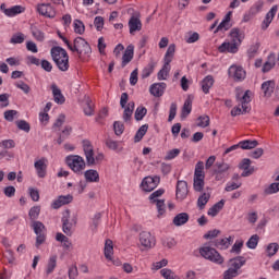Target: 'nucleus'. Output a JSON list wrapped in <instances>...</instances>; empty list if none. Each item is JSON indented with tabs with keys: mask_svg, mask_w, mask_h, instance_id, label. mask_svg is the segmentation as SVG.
Returning <instances> with one entry per match:
<instances>
[{
	"mask_svg": "<svg viewBox=\"0 0 279 279\" xmlns=\"http://www.w3.org/2000/svg\"><path fill=\"white\" fill-rule=\"evenodd\" d=\"M229 75H231L235 82H241L245 80V70L239 65H231L229 68Z\"/></svg>",
	"mask_w": 279,
	"mask_h": 279,
	"instance_id": "nucleus-16",
	"label": "nucleus"
},
{
	"mask_svg": "<svg viewBox=\"0 0 279 279\" xmlns=\"http://www.w3.org/2000/svg\"><path fill=\"white\" fill-rule=\"evenodd\" d=\"M165 88H167L166 83H155L150 86L149 93L154 97H162L165 95Z\"/></svg>",
	"mask_w": 279,
	"mask_h": 279,
	"instance_id": "nucleus-20",
	"label": "nucleus"
},
{
	"mask_svg": "<svg viewBox=\"0 0 279 279\" xmlns=\"http://www.w3.org/2000/svg\"><path fill=\"white\" fill-rule=\"evenodd\" d=\"M199 40V33L197 32H189L187 36L185 37V43L187 45H193V43H197Z\"/></svg>",
	"mask_w": 279,
	"mask_h": 279,
	"instance_id": "nucleus-49",
	"label": "nucleus"
},
{
	"mask_svg": "<svg viewBox=\"0 0 279 279\" xmlns=\"http://www.w3.org/2000/svg\"><path fill=\"white\" fill-rule=\"evenodd\" d=\"M193 186L196 193H202L204 191V179L194 178Z\"/></svg>",
	"mask_w": 279,
	"mask_h": 279,
	"instance_id": "nucleus-54",
	"label": "nucleus"
},
{
	"mask_svg": "<svg viewBox=\"0 0 279 279\" xmlns=\"http://www.w3.org/2000/svg\"><path fill=\"white\" fill-rule=\"evenodd\" d=\"M50 56L59 71L66 73L69 71V52L60 46H54L50 50Z\"/></svg>",
	"mask_w": 279,
	"mask_h": 279,
	"instance_id": "nucleus-1",
	"label": "nucleus"
},
{
	"mask_svg": "<svg viewBox=\"0 0 279 279\" xmlns=\"http://www.w3.org/2000/svg\"><path fill=\"white\" fill-rule=\"evenodd\" d=\"M65 162L74 173H80V171H84L86 169V161L80 155H70L65 158Z\"/></svg>",
	"mask_w": 279,
	"mask_h": 279,
	"instance_id": "nucleus-6",
	"label": "nucleus"
},
{
	"mask_svg": "<svg viewBox=\"0 0 279 279\" xmlns=\"http://www.w3.org/2000/svg\"><path fill=\"white\" fill-rule=\"evenodd\" d=\"M147 130H149V125L147 124L142 125L134 136V143H141V141H143V136L147 134Z\"/></svg>",
	"mask_w": 279,
	"mask_h": 279,
	"instance_id": "nucleus-41",
	"label": "nucleus"
},
{
	"mask_svg": "<svg viewBox=\"0 0 279 279\" xmlns=\"http://www.w3.org/2000/svg\"><path fill=\"white\" fill-rule=\"evenodd\" d=\"M178 156H180V149L173 148L167 153L165 160H173V158H178Z\"/></svg>",
	"mask_w": 279,
	"mask_h": 279,
	"instance_id": "nucleus-63",
	"label": "nucleus"
},
{
	"mask_svg": "<svg viewBox=\"0 0 279 279\" xmlns=\"http://www.w3.org/2000/svg\"><path fill=\"white\" fill-rule=\"evenodd\" d=\"M132 60H134V45H129L122 56V69H124V66H128V64H130Z\"/></svg>",
	"mask_w": 279,
	"mask_h": 279,
	"instance_id": "nucleus-18",
	"label": "nucleus"
},
{
	"mask_svg": "<svg viewBox=\"0 0 279 279\" xmlns=\"http://www.w3.org/2000/svg\"><path fill=\"white\" fill-rule=\"evenodd\" d=\"M68 49L72 51V53H77L78 58L82 60L84 56L90 58V53H93V48H90V44L86 41L83 37H76L73 41V45H68Z\"/></svg>",
	"mask_w": 279,
	"mask_h": 279,
	"instance_id": "nucleus-2",
	"label": "nucleus"
},
{
	"mask_svg": "<svg viewBox=\"0 0 279 279\" xmlns=\"http://www.w3.org/2000/svg\"><path fill=\"white\" fill-rule=\"evenodd\" d=\"M169 71H171V66L170 64H167V62H165L162 69L157 74L158 80H167V75H169Z\"/></svg>",
	"mask_w": 279,
	"mask_h": 279,
	"instance_id": "nucleus-47",
	"label": "nucleus"
},
{
	"mask_svg": "<svg viewBox=\"0 0 279 279\" xmlns=\"http://www.w3.org/2000/svg\"><path fill=\"white\" fill-rule=\"evenodd\" d=\"M146 114H147V108L137 107V109L135 110V121H143Z\"/></svg>",
	"mask_w": 279,
	"mask_h": 279,
	"instance_id": "nucleus-53",
	"label": "nucleus"
},
{
	"mask_svg": "<svg viewBox=\"0 0 279 279\" xmlns=\"http://www.w3.org/2000/svg\"><path fill=\"white\" fill-rule=\"evenodd\" d=\"M140 243L143 245V247H146L147 250L154 247L156 245V239L151 236L150 232L142 231L140 233Z\"/></svg>",
	"mask_w": 279,
	"mask_h": 279,
	"instance_id": "nucleus-12",
	"label": "nucleus"
},
{
	"mask_svg": "<svg viewBox=\"0 0 279 279\" xmlns=\"http://www.w3.org/2000/svg\"><path fill=\"white\" fill-rule=\"evenodd\" d=\"M239 45L231 43H223L218 47V51L220 53H226V51H228V53H236V51H239Z\"/></svg>",
	"mask_w": 279,
	"mask_h": 279,
	"instance_id": "nucleus-23",
	"label": "nucleus"
},
{
	"mask_svg": "<svg viewBox=\"0 0 279 279\" xmlns=\"http://www.w3.org/2000/svg\"><path fill=\"white\" fill-rule=\"evenodd\" d=\"M262 90L264 93V97H271L274 95V90H276V81H266L262 84Z\"/></svg>",
	"mask_w": 279,
	"mask_h": 279,
	"instance_id": "nucleus-22",
	"label": "nucleus"
},
{
	"mask_svg": "<svg viewBox=\"0 0 279 279\" xmlns=\"http://www.w3.org/2000/svg\"><path fill=\"white\" fill-rule=\"evenodd\" d=\"M208 202H210V193L204 192L197 199V207L199 210H204Z\"/></svg>",
	"mask_w": 279,
	"mask_h": 279,
	"instance_id": "nucleus-35",
	"label": "nucleus"
},
{
	"mask_svg": "<svg viewBox=\"0 0 279 279\" xmlns=\"http://www.w3.org/2000/svg\"><path fill=\"white\" fill-rule=\"evenodd\" d=\"M32 228L36 234L35 246L40 247V245L47 241V234H45L47 228L45 227V223L36 220L32 221Z\"/></svg>",
	"mask_w": 279,
	"mask_h": 279,
	"instance_id": "nucleus-7",
	"label": "nucleus"
},
{
	"mask_svg": "<svg viewBox=\"0 0 279 279\" xmlns=\"http://www.w3.org/2000/svg\"><path fill=\"white\" fill-rule=\"evenodd\" d=\"M154 69H156V62L150 61L147 66H145L142 71V80H147L151 73H154Z\"/></svg>",
	"mask_w": 279,
	"mask_h": 279,
	"instance_id": "nucleus-38",
	"label": "nucleus"
},
{
	"mask_svg": "<svg viewBox=\"0 0 279 279\" xmlns=\"http://www.w3.org/2000/svg\"><path fill=\"white\" fill-rule=\"evenodd\" d=\"M215 85V78L213 75H207L203 81H202V90L205 93V95H208L210 93V88Z\"/></svg>",
	"mask_w": 279,
	"mask_h": 279,
	"instance_id": "nucleus-29",
	"label": "nucleus"
},
{
	"mask_svg": "<svg viewBox=\"0 0 279 279\" xmlns=\"http://www.w3.org/2000/svg\"><path fill=\"white\" fill-rule=\"evenodd\" d=\"M16 114H19V111H16V110H7V111H4V119H5V121H9L10 123H12V121H14V118L16 117Z\"/></svg>",
	"mask_w": 279,
	"mask_h": 279,
	"instance_id": "nucleus-62",
	"label": "nucleus"
},
{
	"mask_svg": "<svg viewBox=\"0 0 279 279\" xmlns=\"http://www.w3.org/2000/svg\"><path fill=\"white\" fill-rule=\"evenodd\" d=\"M238 101H240L243 112H250V101L252 98L250 97V90H246L242 97L236 96Z\"/></svg>",
	"mask_w": 279,
	"mask_h": 279,
	"instance_id": "nucleus-27",
	"label": "nucleus"
},
{
	"mask_svg": "<svg viewBox=\"0 0 279 279\" xmlns=\"http://www.w3.org/2000/svg\"><path fill=\"white\" fill-rule=\"evenodd\" d=\"M58 265V256L53 255L49 258L46 274H53V269H56Z\"/></svg>",
	"mask_w": 279,
	"mask_h": 279,
	"instance_id": "nucleus-46",
	"label": "nucleus"
},
{
	"mask_svg": "<svg viewBox=\"0 0 279 279\" xmlns=\"http://www.w3.org/2000/svg\"><path fill=\"white\" fill-rule=\"evenodd\" d=\"M274 66H276V61L274 60V56L270 54L268 61L264 63L262 71L263 73H269Z\"/></svg>",
	"mask_w": 279,
	"mask_h": 279,
	"instance_id": "nucleus-45",
	"label": "nucleus"
},
{
	"mask_svg": "<svg viewBox=\"0 0 279 279\" xmlns=\"http://www.w3.org/2000/svg\"><path fill=\"white\" fill-rule=\"evenodd\" d=\"M34 167L38 178H45L47 175V160L45 158L35 161Z\"/></svg>",
	"mask_w": 279,
	"mask_h": 279,
	"instance_id": "nucleus-19",
	"label": "nucleus"
},
{
	"mask_svg": "<svg viewBox=\"0 0 279 279\" xmlns=\"http://www.w3.org/2000/svg\"><path fill=\"white\" fill-rule=\"evenodd\" d=\"M265 5V1L263 0H258L256 1L250 9V14H252V16H255V14H258V12H260L263 10Z\"/></svg>",
	"mask_w": 279,
	"mask_h": 279,
	"instance_id": "nucleus-44",
	"label": "nucleus"
},
{
	"mask_svg": "<svg viewBox=\"0 0 279 279\" xmlns=\"http://www.w3.org/2000/svg\"><path fill=\"white\" fill-rule=\"evenodd\" d=\"M153 204H156V206H157L158 217L159 218L162 217V215H165V213H166L165 199L154 201Z\"/></svg>",
	"mask_w": 279,
	"mask_h": 279,
	"instance_id": "nucleus-56",
	"label": "nucleus"
},
{
	"mask_svg": "<svg viewBox=\"0 0 279 279\" xmlns=\"http://www.w3.org/2000/svg\"><path fill=\"white\" fill-rule=\"evenodd\" d=\"M113 131H114L116 136H121V134H123V132H125V125L121 121H116L113 123Z\"/></svg>",
	"mask_w": 279,
	"mask_h": 279,
	"instance_id": "nucleus-50",
	"label": "nucleus"
},
{
	"mask_svg": "<svg viewBox=\"0 0 279 279\" xmlns=\"http://www.w3.org/2000/svg\"><path fill=\"white\" fill-rule=\"evenodd\" d=\"M245 265V257L238 256L235 258L229 259V268L235 269V271L239 272V269H241Z\"/></svg>",
	"mask_w": 279,
	"mask_h": 279,
	"instance_id": "nucleus-26",
	"label": "nucleus"
},
{
	"mask_svg": "<svg viewBox=\"0 0 279 279\" xmlns=\"http://www.w3.org/2000/svg\"><path fill=\"white\" fill-rule=\"evenodd\" d=\"M199 254L203 256V258H206V260H210V263H215L216 265H223V256H221L217 250L210 246L201 247Z\"/></svg>",
	"mask_w": 279,
	"mask_h": 279,
	"instance_id": "nucleus-5",
	"label": "nucleus"
},
{
	"mask_svg": "<svg viewBox=\"0 0 279 279\" xmlns=\"http://www.w3.org/2000/svg\"><path fill=\"white\" fill-rule=\"evenodd\" d=\"M61 221H62V232H64V234L66 236H73V228H75V226H77V216L74 215L71 218V210L65 209L63 211Z\"/></svg>",
	"mask_w": 279,
	"mask_h": 279,
	"instance_id": "nucleus-3",
	"label": "nucleus"
},
{
	"mask_svg": "<svg viewBox=\"0 0 279 279\" xmlns=\"http://www.w3.org/2000/svg\"><path fill=\"white\" fill-rule=\"evenodd\" d=\"M278 250H279L278 243H270V244H268L266 252H267L268 256L271 257V256H276V254H278Z\"/></svg>",
	"mask_w": 279,
	"mask_h": 279,
	"instance_id": "nucleus-55",
	"label": "nucleus"
},
{
	"mask_svg": "<svg viewBox=\"0 0 279 279\" xmlns=\"http://www.w3.org/2000/svg\"><path fill=\"white\" fill-rule=\"evenodd\" d=\"M74 32H75V34H80V36H82V34H84V32H86V26H84V22H82L80 20H75L74 21Z\"/></svg>",
	"mask_w": 279,
	"mask_h": 279,
	"instance_id": "nucleus-51",
	"label": "nucleus"
},
{
	"mask_svg": "<svg viewBox=\"0 0 279 279\" xmlns=\"http://www.w3.org/2000/svg\"><path fill=\"white\" fill-rule=\"evenodd\" d=\"M279 192V183H271L268 189L265 190L266 195H274Z\"/></svg>",
	"mask_w": 279,
	"mask_h": 279,
	"instance_id": "nucleus-64",
	"label": "nucleus"
},
{
	"mask_svg": "<svg viewBox=\"0 0 279 279\" xmlns=\"http://www.w3.org/2000/svg\"><path fill=\"white\" fill-rule=\"evenodd\" d=\"M208 125H210V117L208 116L198 117V123H197L198 128H208Z\"/></svg>",
	"mask_w": 279,
	"mask_h": 279,
	"instance_id": "nucleus-60",
	"label": "nucleus"
},
{
	"mask_svg": "<svg viewBox=\"0 0 279 279\" xmlns=\"http://www.w3.org/2000/svg\"><path fill=\"white\" fill-rule=\"evenodd\" d=\"M71 132H73V128L71 126H65L62 133L59 135V138L57 140L58 145H62L69 136H71Z\"/></svg>",
	"mask_w": 279,
	"mask_h": 279,
	"instance_id": "nucleus-42",
	"label": "nucleus"
},
{
	"mask_svg": "<svg viewBox=\"0 0 279 279\" xmlns=\"http://www.w3.org/2000/svg\"><path fill=\"white\" fill-rule=\"evenodd\" d=\"M82 144L88 167L95 166L96 161L104 160V154H99L95 157V149L93 148V144L90 143V141L83 140Z\"/></svg>",
	"mask_w": 279,
	"mask_h": 279,
	"instance_id": "nucleus-4",
	"label": "nucleus"
},
{
	"mask_svg": "<svg viewBox=\"0 0 279 279\" xmlns=\"http://www.w3.org/2000/svg\"><path fill=\"white\" fill-rule=\"evenodd\" d=\"M113 254H114V245L112 243V240L108 239L105 242V258H107V260H112Z\"/></svg>",
	"mask_w": 279,
	"mask_h": 279,
	"instance_id": "nucleus-32",
	"label": "nucleus"
},
{
	"mask_svg": "<svg viewBox=\"0 0 279 279\" xmlns=\"http://www.w3.org/2000/svg\"><path fill=\"white\" fill-rule=\"evenodd\" d=\"M37 12L41 14V16H46L47 19H56V10L51 7L50 3H41L37 5Z\"/></svg>",
	"mask_w": 279,
	"mask_h": 279,
	"instance_id": "nucleus-13",
	"label": "nucleus"
},
{
	"mask_svg": "<svg viewBox=\"0 0 279 279\" xmlns=\"http://www.w3.org/2000/svg\"><path fill=\"white\" fill-rule=\"evenodd\" d=\"M230 38L233 45L241 46V44L243 43V38H245V35L241 33L240 28H232L230 31Z\"/></svg>",
	"mask_w": 279,
	"mask_h": 279,
	"instance_id": "nucleus-21",
	"label": "nucleus"
},
{
	"mask_svg": "<svg viewBox=\"0 0 279 279\" xmlns=\"http://www.w3.org/2000/svg\"><path fill=\"white\" fill-rule=\"evenodd\" d=\"M29 219L36 221V219L40 216V206H34L29 209Z\"/></svg>",
	"mask_w": 279,
	"mask_h": 279,
	"instance_id": "nucleus-59",
	"label": "nucleus"
},
{
	"mask_svg": "<svg viewBox=\"0 0 279 279\" xmlns=\"http://www.w3.org/2000/svg\"><path fill=\"white\" fill-rule=\"evenodd\" d=\"M160 184V177L155 175V177H145L142 181V189L146 193H151L154 189H157V186Z\"/></svg>",
	"mask_w": 279,
	"mask_h": 279,
	"instance_id": "nucleus-11",
	"label": "nucleus"
},
{
	"mask_svg": "<svg viewBox=\"0 0 279 279\" xmlns=\"http://www.w3.org/2000/svg\"><path fill=\"white\" fill-rule=\"evenodd\" d=\"M225 204H226V201L223 199L219 201L208 209L207 215H209L210 217H217V215H219V211L223 209Z\"/></svg>",
	"mask_w": 279,
	"mask_h": 279,
	"instance_id": "nucleus-31",
	"label": "nucleus"
},
{
	"mask_svg": "<svg viewBox=\"0 0 279 279\" xmlns=\"http://www.w3.org/2000/svg\"><path fill=\"white\" fill-rule=\"evenodd\" d=\"M250 165H252V160H250L248 158H244L239 163V169L243 170L241 178H250V175L254 173V168H250Z\"/></svg>",
	"mask_w": 279,
	"mask_h": 279,
	"instance_id": "nucleus-17",
	"label": "nucleus"
},
{
	"mask_svg": "<svg viewBox=\"0 0 279 279\" xmlns=\"http://www.w3.org/2000/svg\"><path fill=\"white\" fill-rule=\"evenodd\" d=\"M259 240L260 238L258 236V234L252 235L246 242V246L248 247V250H256Z\"/></svg>",
	"mask_w": 279,
	"mask_h": 279,
	"instance_id": "nucleus-48",
	"label": "nucleus"
},
{
	"mask_svg": "<svg viewBox=\"0 0 279 279\" xmlns=\"http://www.w3.org/2000/svg\"><path fill=\"white\" fill-rule=\"evenodd\" d=\"M239 147L241 149H256V147H258V141H256V140L242 141L239 144L232 145L229 148H227L225 150V154H230V151H234V150L239 149Z\"/></svg>",
	"mask_w": 279,
	"mask_h": 279,
	"instance_id": "nucleus-10",
	"label": "nucleus"
},
{
	"mask_svg": "<svg viewBox=\"0 0 279 279\" xmlns=\"http://www.w3.org/2000/svg\"><path fill=\"white\" fill-rule=\"evenodd\" d=\"M173 56H175V44H171L168 47L167 52L165 54V62L167 64H171V62L173 60Z\"/></svg>",
	"mask_w": 279,
	"mask_h": 279,
	"instance_id": "nucleus-40",
	"label": "nucleus"
},
{
	"mask_svg": "<svg viewBox=\"0 0 279 279\" xmlns=\"http://www.w3.org/2000/svg\"><path fill=\"white\" fill-rule=\"evenodd\" d=\"M85 106L84 107V114L86 117H93L95 114V104H93V100L88 96H84Z\"/></svg>",
	"mask_w": 279,
	"mask_h": 279,
	"instance_id": "nucleus-30",
	"label": "nucleus"
},
{
	"mask_svg": "<svg viewBox=\"0 0 279 279\" xmlns=\"http://www.w3.org/2000/svg\"><path fill=\"white\" fill-rule=\"evenodd\" d=\"M193 110V100L187 98L181 110V119H186L189 113Z\"/></svg>",
	"mask_w": 279,
	"mask_h": 279,
	"instance_id": "nucleus-34",
	"label": "nucleus"
},
{
	"mask_svg": "<svg viewBox=\"0 0 279 279\" xmlns=\"http://www.w3.org/2000/svg\"><path fill=\"white\" fill-rule=\"evenodd\" d=\"M277 12H278V4H275V5L271 7L269 12L266 14L264 20L271 23L274 21L275 16H276Z\"/></svg>",
	"mask_w": 279,
	"mask_h": 279,
	"instance_id": "nucleus-58",
	"label": "nucleus"
},
{
	"mask_svg": "<svg viewBox=\"0 0 279 279\" xmlns=\"http://www.w3.org/2000/svg\"><path fill=\"white\" fill-rule=\"evenodd\" d=\"M11 45H22V43H25V35L23 33H19L12 36L10 39Z\"/></svg>",
	"mask_w": 279,
	"mask_h": 279,
	"instance_id": "nucleus-52",
	"label": "nucleus"
},
{
	"mask_svg": "<svg viewBox=\"0 0 279 279\" xmlns=\"http://www.w3.org/2000/svg\"><path fill=\"white\" fill-rule=\"evenodd\" d=\"M186 195H189V183H186V181H178L177 199L182 202L183 199H186Z\"/></svg>",
	"mask_w": 279,
	"mask_h": 279,
	"instance_id": "nucleus-15",
	"label": "nucleus"
},
{
	"mask_svg": "<svg viewBox=\"0 0 279 279\" xmlns=\"http://www.w3.org/2000/svg\"><path fill=\"white\" fill-rule=\"evenodd\" d=\"M51 90H52L54 102L62 106V104H64V101H66V98H64V95H62V90L59 89L58 85H56V84L51 85Z\"/></svg>",
	"mask_w": 279,
	"mask_h": 279,
	"instance_id": "nucleus-24",
	"label": "nucleus"
},
{
	"mask_svg": "<svg viewBox=\"0 0 279 279\" xmlns=\"http://www.w3.org/2000/svg\"><path fill=\"white\" fill-rule=\"evenodd\" d=\"M128 14H132L129 20L130 34H134V32H141L143 29V23L141 22V12H134V9L130 8L128 9Z\"/></svg>",
	"mask_w": 279,
	"mask_h": 279,
	"instance_id": "nucleus-8",
	"label": "nucleus"
},
{
	"mask_svg": "<svg viewBox=\"0 0 279 279\" xmlns=\"http://www.w3.org/2000/svg\"><path fill=\"white\" fill-rule=\"evenodd\" d=\"M16 126L19 128V130H22L23 132H26V133H29V130H32L29 122L25 120H19L16 122Z\"/></svg>",
	"mask_w": 279,
	"mask_h": 279,
	"instance_id": "nucleus-57",
	"label": "nucleus"
},
{
	"mask_svg": "<svg viewBox=\"0 0 279 279\" xmlns=\"http://www.w3.org/2000/svg\"><path fill=\"white\" fill-rule=\"evenodd\" d=\"M31 32L35 39H37L39 43H43L45 40V33L38 28L36 25L31 26Z\"/></svg>",
	"mask_w": 279,
	"mask_h": 279,
	"instance_id": "nucleus-43",
	"label": "nucleus"
},
{
	"mask_svg": "<svg viewBox=\"0 0 279 279\" xmlns=\"http://www.w3.org/2000/svg\"><path fill=\"white\" fill-rule=\"evenodd\" d=\"M230 170V163H226L225 161H217L214 166L213 175H215V180L218 182L226 178V173Z\"/></svg>",
	"mask_w": 279,
	"mask_h": 279,
	"instance_id": "nucleus-9",
	"label": "nucleus"
},
{
	"mask_svg": "<svg viewBox=\"0 0 279 279\" xmlns=\"http://www.w3.org/2000/svg\"><path fill=\"white\" fill-rule=\"evenodd\" d=\"M236 276H239V272L236 271V269L229 267L223 274V279H234L236 278Z\"/></svg>",
	"mask_w": 279,
	"mask_h": 279,
	"instance_id": "nucleus-61",
	"label": "nucleus"
},
{
	"mask_svg": "<svg viewBox=\"0 0 279 279\" xmlns=\"http://www.w3.org/2000/svg\"><path fill=\"white\" fill-rule=\"evenodd\" d=\"M71 202H73V195H61L58 196L56 201H53V203L51 204V208L58 210V208H62V206H66V204H71Z\"/></svg>",
	"mask_w": 279,
	"mask_h": 279,
	"instance_id": "nucleus-14",
	"label": "nucleus"
},
{
	"mask_svg": "<svg viewBox=\"0 0 279 279\" xmlns=\"http://www.w3.org/2000/svg\"><path fill=\"white\" fill-rule=\"evenodd\" d=\"M123 109L122 119L125 123H130L132 121V114H134V101H130Z\"/></svg>",
	"mask_w": 279,
	"mask_h": 279,
	"instance_id": "nucleus-25",
	"label": "nucleus"
},
{
	"mask_svg": "<svg viewBox=\"0 0 279 279\" xmlns=\"http://www.w3.org/2000/svg\"><path fill=\"white\" fill-rule=\"evenodd\" d=\"M189 219H190V216L187 213H181L173 218L172 222H173V226H175L177 228H180V226H184L185 223H189Z\"/></svg>",
	"mask_w": 279,
	"mask_h": 279,
	"instance_id": "nucleus-28",
	"label": "nucleus"
},
{
	"mask_svg": "<svg viewBox=\"0 0 279 279\" xmlns=\"http://www.w3.org/2000/svg\"><path fill=\"white\" fill-rule=\"evenodd\" d=\"M231 239L232 238L218 239L214 242V245L219 250H228V247H230Z\"/></svg>",
	"mask_w": 279,
	"mask_h": 279,
	"instance_id": "nucleus-39",
	"label": "nucleus"
},
{
	"mask_svg": "<svg viewBox=\"0 0 279 279\" xmlns=\"http://www.w3.org/2000/svg\"><path fill=\"white\" fill-rule=\"evenodd\" d=\"M56 241H59V243H62V246L64 250H71L73 243H71V240L63 233H57Z\"/></svg>",
	"mask_w": 279,
	"mask_h": 279,
	"instance_id": "nucleus-33",
	"label": "nucleus"
},
{
	"mask_svg": "<svg viewBox=\"0 0 279 279\" xmlns=\"http://www.w3.org/2000/svg\"><path fill=\"white\" fill-rule=\"evenodd\" d=\"M84 175L87 182H99V172L97 170H87Z\"/></svg>",
	"mask_w": 279,
	"mask_h": 279,
	"instance_id": "nucleus-37",
	"label": "nucleus"
},
{
	"mask_svg": "<svg viewBox=\"0 0 279 279\" xmlns=\"http://www.w3.org/2000/svg\"><path fill=\"white\" fill-rule=\"evenodd\" d=\"M23 12H25V8L22 5H14L8 10H4L5 16H16V14H23Z\"/></svg>",
	"mask_w": 279,
	"mask_h": 279,
	"instance_id": "nucleus-36",
	"label": "nucleus"
}]
</instances>
